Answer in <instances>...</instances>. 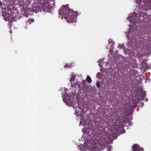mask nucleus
I'll list each match as a JSON object with an SVG mask.
<instances>
[{
    "mask_svg": "<svg viewBox=\"0 0 151 151\" xmlns=\"http://www.w3.org/2000/svg\"><path fill=\"white\" fill-rule=\"evenodd\" d=\"M59 14L62 16V19L64 18L69 23L76 22V17L78 15L77 12H73V10L70 9L68 6H65L59 11Z\"/></svg>",
    "mask_w": 151,
    "mask_h": 151,
    "instance_id": "nucleus-1",
    "label": "nucleus"
},
{
    "mask_svg": "<svg viewBox=\"0 0 151 151\" xmlns=\"http://www.w3.org/2000/svg\"><path fill=\"white\" fill-rule=\"evenodd\" d=\"M136 2L139 5H142V2L144 4L143 8L145 10L151 9V0H135Z\"/></svg>",
    "mask_w": 151,
    "mask_h": 151,
    "instance_id": "nucleus-2",
    "label": "nucleus"
},
{
    "mask_svg": "<svg viewBox=\"0 0 151 151\" xmlns=\"http://www.w3.org/2000/svg\"><path fill=\"white\" fill-rule=\"evenodd\" d=\"M4 11L3 10L2 13H3V16L4 17L5 20L6 21V19L8 21H10L11 22H12L13 21H16L17 20L16 16H14V13L11 12L10 14H8L4 12Z\"/></svg>",
    "mask_w": 151,
    "mask_h": 151,
    "instance_id": "nucleus-3",
    "label": "nucleus"
},
{
    "mask_svg": "<svg viewBox=\"0 0 151 151\" xmlns=\"http://www.w3.org/2000/svg\"><path fill=\"white\" fill-rule=\"evenodd\" d=\"M102 150L101 147L99 145H96L93 146L91 151H102Z\"/></svg>",
    "mask_w": 151,
    "mask_h": 151,
    "instance_id": "nucleus-4",
    "label": "nucleus"
},
{
    "mask_svg": "<svg viewBox=\"0 0 151 151\" xmlns=\"http://www.w3.org/2000/svg\"><path fill=\"white\" fill-rule=\"evenodd\" d=\"M132 151H143L144 149L142 148H141L137 144L133 145L132 147Z\"/></svg>",
    "mask_w": 151,
    "mask_h": 151,
    "instance_id": "nucleus-5",
    "label": "nucleus"
},
{
    "mask_svg": "<svg viewBox=\"0 0 151 151\" xmlns=\"http://www.w3.org/2000/svg\"><path fill=\"white\" fill-rule=\"evenodd\" d=\"M101 140L104 143L106 142L109 140L108 135H103L102 137Z\"/></svg>",
    "mask_w": 151,
    "mask_h": 151,
    "instance_id": "nucleus-6",
    "label": "nucleus"
},
{
    "mask_svg": "<svg viewBox=\"0 0 151 151\" xmlns=\"http://www.w3.org/2000/svg\"><path fill=\"white\" fill-rule=\"evenodd\" d=\"M63 101L67 103H70L71 101L70 97L68 96V95H67L63 99Z\"/></svg>",
    "mask_w": 151,
    "mask_h": 151,
    "instance_id": "nucleus-7",
    "label": "nucleus"
},
{
    "mask_svg": "<svg viewBox=\"0 0 151 151\" xmlns=\"http://www.w3.org/2000/svg\"><path fill=\"white\" fill-rule=\"evenodd\" d=\"M38 9L39 10V11H45V6H44L42 4H38Z\"/></svg>",
    "mask_w": 151,
    "mask_h": 151,
    "instance_id": "nucleus-8",
    "label": "nucleus"
},
{
    "mask_svg": "<svg viewBox=\"0 0 151 151\" xmlns=\"http://www.w3.org/2000/svg\"><path fill=\"white\" fill-rule=\"evenodd\" d=\"M38 4L36 5L35 6L33 7L32 9V11L35 12H37L39 11L38 9Z\"/></svg>",
    "mask_w": 151,
    "mask_h": 151,
    "instance_id": "nucleus-9",
    "label": "nucleus"
},
{
    "mask_svg": "<svg viewBox=\"0 0 151 151\" xmlns=\"http://www.w3.org/2000/svg\"><path fill=\"white\" fill-rule=\"evenodd\" d=\"M74 87L75 88L78 87L80 90L82 89V87L80 85L78 82H76L74 84Z\"/></svg>",
    "mask_w": 151,
    "mask_h": 151,
    "instance_id": "nucleus-10",
    "label": "nucleus"
},
{
    "mask_svg": "<svg viewBox=\"0 0 151 151\" xmlns=\"http://www.w3.org/2000/svg\"><path fill=\"white\" fill-rule=\"evenodd\" d=\"M86 80H83L82 82V87L83 88H86V87H87V86L86 85Z\"/></svg>",
    "mask_w": 151,
    "mask_h": 151,
    "instance_id": "nucleus-11",
    "label": "nucleus"
},
{
    "mask_svg": "<svg viewBox=\"0 0 151 151\" xmlns=\"http://www.w3.org/2000/svg\"><path fill=\"white\" fill-rule=\"evenodd\" d=\"M86 80L88 83H90L92 82L91 79V77L89 76H88L87 77Z\"/></svg>",
    "mask_w": 151,
    "mask_h": 151,
    "instance_id": "nucleus-12",
    "label": "nucleus"
},
{
    "mask_svg": "<svg viewBox=\"0 0 151 151\" xmlns=\"http://www.w3.org/2000/svg\"><path fill=\"white\" fill-rule=\"evenodd\" d=\"M72 66V65L71 64H66V65H65L64 67L65 68H71Z\"/></svg>",
    "mask_w": 151,
    "mask_h": 151,
    "instance_id": "nucleus-13",
    "label": "nucleus"
},
{
    "mask_svg": "<svg viewBox=\"0 0 151 151\" xmlns=\"http://www.w3.org/2000/svg\"><path fill=\"white\" fill-rule=\"evenodd\" d=\"M75 80V77L72 76V77L70 79V81L71 82V81H74Z\"/></svg>",
    "mask_w": 151,
    "mask_h": 151,
    "instance_id": "nucleus-14",
    "label": "nucleus"
},
{
    "mask_svg": "<svg viewBox=\"0 0 151 151\" xmlns=\"http://www.w3.org/2000/svg\"><path fill=\"white\" fill-rule=\"evenodd\" d=\"M146 95V93L145 92L144 93V94L142 96V99L144 100V99L145 97V96Z\"/></svg>",
    "mask_w": 151,
    "mask_h": 151,
    "instance_id": "nucleus-15",
    "label": "nucleus"
},
{
    "mask_svg": "<svg viewBox=\"0 0 151 151\" xmlns=\"http://www.w3.org/2000/svg\"><path fill=\"white\" fill-rule=\"evenodd\" d=\"M96 86L98 88H99L100 87V84L99 82H97L96 83Z\"/></svg>",
    "mask_w": 151,
    "mask_h": 151,
    "instance_id": "nucleus-16",
    "label": "nucleus"
},
{
    "mask_svg": "<svg viewBox=\"0 0 151 151\" xmlns=\"http://www.w3.org/2000/svg\"><path fill=\"white\" fill-rule=\"evenodd\" d=\"M34 21V20L33 19H30L29 20V23L30 24V23H32V22H33Z\"/></svg>",
    "mask_w": 151,
    "mask_h": 151,
    "instance_id": "nucleus-17",
    "label": "nucleus"
},
{
    "mask_svg": "<svg viewBox=\"0 0 151 151\" xmlns=\"http://www.w3.org/2000/svg\"><path fill=\"white\" fill-rule=\"evenodd\" d=\"M2 2L1 1H0V6H2Z\"/></svg>",
    "mask_w": 151,
    "mask_h": 151,
    "instance_id": "nucleus-18",
    "label": "nucleus"
},
{
    "mask_svg": "<svg viewBox=\"0 0 151 151\" xmlns=\"http://www.w3.org/2000/svg\"><path fill=\"white\" fill-rule=\"evenodd\" d=\"M71 86L72 87H74V84H71Z\"/></svg>",
    "mask_w": 151,
    "mask_h": 151,
    "instance_id": "nucleus-19",
    "label": "nucleus"
},
{
    "mask_svg": "<svg viewBox=\"0 0 151 151\" xmlns=\"http://www.w3.org/2000/svg\"><path fill=\"white\" fill-rule=\"evenodd\" d=\"M129 21H130V22H131V21H132V19H131V18H130V16H129Z\"/></svg>",
    "mask_w": 151,
    "mask_h": 151,
    "instance_id": "nucleus-20",
    "label": "nucleus"
},
{
    "mask_svg": "<svg viewBox=\"0 0 151 151\" xmlns=\"http://www.w3.org/2000/svg\"><path fill=\"white\" fill-rule=\"evenodd\" d=\"M80 124L79 125H81L82 124L81 122V121L80 122Z\"/></svg>",
    "mask_w": 151,
    "mask_h": 151,
    "instance_id": "nucleus-21",
    "label": "nucleus"
},
{
    "mask_svg": "<svg viewBox=\"0 0 151 151\" xmlns=\"http://www.w3.org/2000/svg\"><path fill=\"white\" fill-rule=\"evenodd\" d=\"M99 66L100 67H101V65L99 64Z\"/></svg>",
    "mask_w": 151,
    "mask_h": 151,
    "instance_id": "nucleus-22",
    "label": "nucleus"
},
{
    "mask_svg": "<svg viewBox=\"0 0 151 151\" xmlns=\"http://www.w3.org/2000/svg\"><path fill=\"white\" fill-rule=\"evenodd\" d=\"M147 65L146 64V65H145V67H147Z\"/></svg>",
    "mask_w": 151,
    "mask_h": 151,
    "instance_id": "nucleus-23",
    "label": "nucleus"
},
{
    "mask_svg": "<svg viewBox=\"0 0 151 151\" xmlns=\"http://www.w3.org/2000/svg\"><path fill=\"white\" fill-rule=\"evenodd\" d=\"M148 69H149V68H150L149 67H148Z\"/></svg>",
    "mask_w": 151,
    "mask_h": 151,
    "instance_id": "nucleus-24",
    "label": "nucleus"
}]
</instances>
